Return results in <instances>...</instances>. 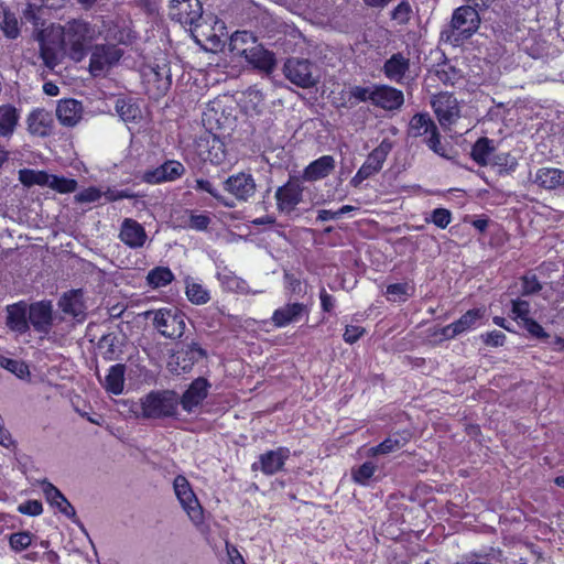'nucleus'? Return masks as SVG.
I'll return each instance as SVG.
<instances>
[{
    "label": "nucleus",
    "instance_id": "34",
    "mask_svg": "<svg viewBox=\"0 0 564 564\" xmlns=\"http://www.w3.org/2000/svg\"><path fill=\"white\" fill-rule=\"evenodd\" d=\"M257 43L256 36L248 31H236L229 41V50L237 56H243L250 46Z\"/></svg>",
    "mask_w": 564,
    "mask_h": 564
},
{
    "label": "nucleus",
    "instance_id": "32",
    "mask_svg": "<svg viewBox=\"0 0 564 564\" xmlns=\"http://www.w3.org/2000/svg\"><path fill=\"white\" fill-rule=\"evenodd\" d=\"M563 181V171L553 167H541L536 171L533 182L545 189H554Z\"/></svg>",
    "mask_w": 564,
    "mask_h": 564
},
{
    "label": "nucleus",
    "instance_id": "26",
    "mask_svg": "<svg viewBox=\"0 0 564 564\" xmlns=\"http://www.w3.org/2000/svg\"><path fill=\"white\" fill-rule=\"evenodd\" d=\"M382 154L381 152L371 153L367 156L364 164L360 166V169L357 171L355 176L351 178L350 184L354 187L360 186V184L371 177L372 175L377 174L383 165L382 162Z\"/></svg>",
    "mask_w": 564,
    "mask_h": 564
},
{
    "label": "nucleus",
    "instance_id": "30",
    "mask_svg": "<svg viewBox=\"0 0 564 564\" xmlns=\"http://www.w3.org/2000/svg\"><path fill=\"white\" fill-rule=\"evenodd\" d=\"M495 150L494 141L482 137L473 145L470 155L478 165L486 166L491 162Z\"/></svg>",
    "mask_w": 564,
    "mask_h": 564
},
{
    "label": "nucleus",
    "instance_id": "28",
    "mask_svg": "<svg viewBox=\"0 0 564 564\" xmlns=\"http://www.w3.org/2000/svg\"><path fill=\"white\" fill-rule=\"evenodd\" d=\"M409 68V58L404 57L401 53H395L386 61L383 73L389 79L401 83Z\"/></svg>",
    "mask_w": 564,
    "mask_h": 564
},
{
    "label": "nucleus",
    "instance_id": "17",
    "mask_svg": "<svg viewBox=\"0 0 564 564\" xmlns=\"http://www.w3.org/2000/svg\"><path fill=\"white\" fill-rule=\"evenodd\" d=\"M144 78L148 85L154 89L155 97L165 95L172 84L171 69L166 63L150 66L148 70H144Z\"/></svg>",
    "mask_w": 564,
    "mask_h": 564
},
{
    "label": "nucleus",
    "instance_id": "9",
    "mask_svg": "<svg viewBox=\"0 0 564 564\" xmlns=\"http://www.w3.org/2000/svg\"><path fill=\"white\" fill-rule=\"evenodd\" d=\"M224 142L210 131H204L194 141V151L204 162L219 164L225 158Z\"/></svg>",
    "mask_w": 564,
    "mask_h": 564
},
{
    "label": "nucleus",
    "instance_id": "14",
    "mask_svg": "<svg viewBox=\"0 0 564 564\" xmlns=\"http://www.w3.org/2000/svg\"><path fill=\"white\" fill-rule=\"evenodd\" d=\"M210 383L207 379L203 377L196 378L182 397H178V405H181L186 413L194 412L207 398Z\"/></svg>",
    "mask_w": 564,
    "mask_h": 564
},
{
    "label": "nucleus",
    "instance_id": "22",
    "mask_svg": "<svg viewBox=\"0 0 564 564\" xmlns=\"http://www.w3.org/2000/svg\"><path fill=\"white\" fill-rule=\"evenodd\" d=\"M119 238L128 247L138 249L144 246L147 232L137 220L126 218L121 224Z\"/></svg>",
    "mask_w": 564,
    "mask_h": 564
},
{
    "label": "nucleus",
    "instance_id": "59",
    "mask_svg": "<svg viewBox=\"0 0 564 564\" xmlns=\"http://www.w3.org/2000/svg\"><path fill=\"white\" fill-rule=\"evenodd\" d=\"M512 313L514 314L516 318H520L522 321V324L525 322V319H530L529 313H530V304L527 301L523 300H512Z\"/></svg>",
    "mask_w": 564,
    "mask_h": 564
},
{
    "label": "nucleus",
    "instance_id": "60",
    "mask_svg": "<svg viewBox=\"0 0 564 564\" xmlns=\"http://www.w3.org/2000/svg\"><path fill=\"white\" fill-rule=\"evenodd\" d=\"M542 289L536 275H524L522 278V294L531 295L538 293Z\"/></svg>",
    "mask_w": 564,
    "mask_h": 564
},
{
    "label": "nucleus",
    "instance_id": "10",
    "mask_svg": "<svg viewBox=\"0 0 564 564\" xmlns=\"http://www.w3.org/2000/svg\"><path fill=\"white\" fill-rule=\"evenodd\" d=\"M169 15L183 25L198 26L203 7L199 0H171Z\"/></svg>",
    "mask_w": 564,
    "mask_h": 564
},
{
    "label": "nucleus",
    "instance_id": "57",
    "mask_svg": "<svg viewBox=\"0 0 564 564\" xmlns=\"http://www.w3.org/2000/svg\"><path fill=\"white\" fill-rule=\"evenodd\" d=\"M42 117V112H32L30 115L28 123L31 133L37 135H45L47 133V127L43 123Z\"/></svg>",
    "mask_w": 564,
    "mask_h": 564
},
{
    "label": "nucleus",
    "instance_id": "55",
    "mask_svg": "<svg viewBox=\"0 0 564 564\" xmlns=\"http://www.w3.org/2000/svg\"><path fill=\"white\" fill-rule=\"evenodd\" d=\"M412 9L408 0L400 2L391 12V19L399 24H406L411 19Z\"/></svg>",
    "mask_w": 564,
    "mask_h": 564
},
{
    "label": "nucleus",
    "instance_id": "42",
    "mask_svg": "<svg viewBox=\"0 0 564 564\" xmlns=\"http://www.w3.org/2000/svg\"><path fill=\"white\" fill-rule=\"evenodd\" d=\"M0 29L8 39H17L20 34L19 21L7 8L0 14Z\"/></svg>",
    "mask_w": 564,
    "mask_h": 564
},
{
    "label": "nucleus",
    "instance_id": "12",
    "mask_svg": "<svg viewBox=\"0 0 564 564\" xmlns=\"http://www.w3.org/2000/svg\"><path fill=\"white\" fill-rule=\"evenodd\" d=\"M185 166L176 160H166L161 165L143 172L142 181L147 184L156 185L174 182L185 174Z\"/></svg>",
    "mask_w": 564,
    "mask_h": 564
},
{
    "label": "nucleus",
    "instance_id": "16",
    "mask_svg": "<svg viewBox=\"0 0 564 564\" xmlns=\"http://www.w3.org/2000/svg\"><path fill=\"white\" fill-rule=\"evenodd\" d=\"M290 454L288 447H278L276 449L268 451L259 456V460L253 463L251 468L253 471L261 470L264 475H274L282 470Z\"/></svg>",
    "mask_w": 564,
    "mask_h": 564
},
{
    "label": "nucleus",
    "instance_id": "31",
    "mask_svg": "<svg viewBox=\"0 0 564 564\" xmlns=\"http://www.w3.org/2000/svg\"><path fill=\"white\" fill-rule=\"evenodd\" d=\"M437 130L435 122L431 119L429 113L414 115L409 123V134L417 138L425 134L432 135Z\"/></svg>",
    "mask_w": 564,
    "mask_h": 564
},
{
    "label": "nucleus",
    "instance_id": "2",
    "mask_svg": "<svg viewBox=\"0 0 564 564\" xmlns=\"http://www.w3.org/2000/svg\"><path fill=\"white\" fill-rule=\"evenodd\" d=\"M61 37V44L68 56L75 62H80L96 37V31L84 20H72L62 28Z\"/></svg>",
    "mask_w": 564,
    "mask_h": 564
},
{
    "label": "nucleus",
    "instance_id": "51",
    "mask_svg": "<svg viewBox=\"0 0 564 564\" xmlns=\"http://www.w3.org/2000/svg\"><path fill=\"white\" fill-rule=\"evenodd\" d=\"M348 94L349 100L355 99L357 102L370 101L373 105L375 85L368 87L352 86Z\"/></svg>",
    "mask_w": 564,
    "mask_h": 564
},
{
    "label": "nucleus",
    "instance_id": "20",
    "mask_svg": "<svg viewBox=\"0 0 564 564\" xmlns=\"http://www.w3.org/2000/svg\"><path fill=\"white\" fill-rule=\"evenodd\" d=\"M6 325L18 334H25L30 329L28 318V303L20 301L14 304L7 305Z\"/></svg>",
    "mask_w": 564,
    "mask_h": 564
},
{
    "label": "nucleus",
    "instance_id": "58",
    "mask_svg": "<svg viewBox=\"0 0 564 564\" xmlns=\"http://www.w3.org/2000/svg\"><path fill=\"white\" fill-rule=\"evenodd\" d=\"M18 511L22 514L35 517L43 512V506L39 500H28L19 505Z\"/></svg>",
    "mask_w": 564,
    "mask_h": 564
},
{
    "label": "nucleus",
    "instance_id": "61",
    "mask_svg": "<svg viewBox=\"0 0 564 564\" xmlns=\"http://www.w3.org/2000/svg\"><path fill=\"white\" fill-rule=\"evenodd\" d=\"M427 147L436 154L448 158L445 147L441 143L438 130L426 139Z\"/></svg>",
    "mask_w": 564,
    "mask_h": 564
},
{
    "label": "nucleus",
    "instance_id": "52",
    "mask_svg": "<svg viewBox=\"0 0 564 564\" xmlns=\"http://www.w3.org/2000/svg\"><path fill=\"white\" fill-rule=\"evenodd\" d=\"M426 223H433L436 227L445 229L452 221V213L446 208H435L429 217L425 218Z\"/></svg>",
    "mask_w": 564,
    "mask_h": 564
},
{
    "label": "nucleus",
    "instance_id": "24",
    "mask_svg": "<svg viewBox=\"0 0 564 564\" xmlns=\"http://www.w3.org/2000/svg\"><path fill=\"white\" fill-rule=\"evenodd\" d=\"M83 116V105L75 99L59 100L56 107V117L61 124L66 127L76 126Z\"/></svg>",
    "mask_w": 564,
    "mask_h": 564
},
{
    "label": "nucleus",
    "instance_id": "38",
    "mask_svg": "<svg viewBox=\"0 0 564 564\" xmlns=\"http://www.w3.org/2000/svg\"><path fill=\"white\" fill-rule=\"evenodd\" d=\"M409 442L408 434L395 433L387 437L379 445L372 447L370 451L373 455L389 454L402 448Z\"/></svg>",
    "mask_w": 564,
    "mask_h": 564
},
{
    "label": "nucleus",
    "instance_id": "41",
    "mask_svg": "<svg viewBox=\"0 0 564 564\" xmlns=\"http://www.w3.org/2000/svg\"><path fill=\"white\" fill-rule=\"evenodd\" d=\"M39 42L40 55L43 59L44 65L50 69H54V67L58 64V54L56 45L46 42L43 33L39 34Z\"/></svg>",
    "mask_w": 564,
    "mask_h": 564
},
{
    "label": "nucleus",
    "instance_id": "37",
    "mask_svg": "<svg viewBox=\"0 0 564 564\" xmlns=\"http://www.w3.org/2000/svg\"><path fill=\"white\" fill-rule=\"evenodd\" d=\"M185 293L188 301L196 305L206 304L210 300L209 291L194 279H185Z\"/></svg>",
    "mask_w": 564,
    "mask_h": 564
},
{
    "label": "nucleus",
    "instance_id": "63",
    "mask_svg": "<svg viewBox=\"0 0 564 564\" xmlns=\"http://www.w3.org/2000/svg\"><path fill=\"white\" fill-rule=\"evenodd\" d=\"M523 327L535 338L545 339L549 337L543 327L534 319H525Z\"/></svg>",
    "mask_w": 564,
    "mask_h": 564
},
{
    "label": "nucleus",
    "instance_id": "48",
    "mask_svg": "<svg viewBox=\"0 0 564 564\" xmlns=\"http://www.w3.org/2000/svg\"><path fill=\"white\" fill-rule=\"evenodd\" d=\"M48 186L52 189L57 191L62 194L73 193L77 188V182L74 178H66L64 176L48 174Z\"/></svg>",
    "mask_w": 564,
    "mask_h": 564
},
{
    "label": "nucleus",
    "instance_id": "56",
    "mask_svg": "<svg viewBox=\"0 0 564 564\" xmlns=\"http://www.w3.org/2000/svg\"><path fill=\"white\" fill-rule=\"evenodd\" d=\"M212 223V218L207 214H195L191 212L187 226L197 231H204Z\"/></svg>",
    "mask_w": 564,
    "mask_h": 564
},
{
    "label": "nucleus",
    "instance_id": "43",
    "mask_svg": "<svg viewBox=\"0 0 564 564\" xmlns=\"http://www.w3.org/2000/svg\"><path fill=\"white\" fill-rule=\"evenodd\" d=\"M414 293V286L408 282L393 283L387 286L386 294L392 302H405Z\"/></svg>",
    "mask_w": 564,
    "mask_h": 564
},
{
    "label": "nucleus",
    "instance_id": "64",
    "mask_svg": "<svg viewBox=\"0 0 564 564\" xmlns=\"http://www.w3.org/2000/svg\"><path fill=\"white\" fill-rule=\"evenodd\" d=\"M482 341L491 347L502 346L506 339V335L500 330H492L481 335Z\"/></svg>",
    "mask_w": 564,
    "mask_h": 564
},
{
    "label": "nucleus",
    "instance_id": "39",
    "mask_svg": "<svg viewBox=\"0 0 564 564\" xmlns=\"http://www.w3.org/2000/svg\"><path fill=\"white\" fill-rule=\"evenodd\" d=\"M116 112L126 122L134 121L140 117L139 106L132 99L118 98L115 105Z\"/></svg>",
    "mask_w": 564,
    "mask_h": 564
},
{
    "label": "nucleus",
    "instance_id": "5",
    "mask_svg": "<svg viewBox=\"0 0 564 564\" xmlns=\"http://www.w3.org/2000/svg\"><path fill=\"white\" fill-rule=\"evenodd\" d=\"M285 77L301 88H312L319 82V73L310 59L291 57L283 66Z\"/></svg>",
    "mask_w": 564,
    "mask_h": 564
},
{
    "label": "nucleus",
    "instance_id": "29",
    "mask_svg": "<svg viewBox=\"0 0 564 564\" xmlns=\"http://www.w3.org/2000/svg\"><path fill=\"white\" fill-rule=\"evenodd\" d=\"M217 279L223 285V288L228 291L237 292L240 294L259 293L258 291L251 292L248 283L243 279L237 276L232 271L228 270L227 268H224L220 271H218Z\"/></svg>",
    "mask_w": 564,
    "mask_h": 564
},
{
    "label": "nucleus",
    "instance_id": "11",
    "mask_svg": "<svg viewBox=\"0 0 564 564\" xmlns=\"http://www.w3.org/2000/svg\"><path fill=\"white\" fill-rule=\"evenodd\" d=\"M432 107L444 129H448L460 117V110L457 99L448 93H441L433 97Z\"/></svg>",
    "mask_w": 564,
    "mask_h": 564
},
{
    "label": "nucleus",
    "instance_id": "50",
    "mask_svg": "<svg viewBox=\"0 0 564 564\" xmlns=\"http://www.w3.org/2000/svg\"><path fill=\"white\" fill-rule=\"evenodd\" d=\"M489 164L499 167V172H509L517 167L518 162L510 153H498L492 155Z\"/></svg>",
    "mask_w": 564,
    "mask_h": 564
},
{
    "label": "nucleus",
    "instance_id": "46",
    "mask_svg": "<svg viewBox=\"0 0 564 564\" xmlns=\"http://www.w3.org/2000/svg\"><path fill=\"white\" fill-rule=\"evenodd\" d=\"M0 367L15 375L20 379H24L30 376L29 366L24 361L12 359L3 355H0Z\"/></svg>",
    "mask_w": 564,
    "mask_h": 564
},
{
    "label": "nucleus",
    "instance_id": "1",
    "mask_svg": "<svg viewBox=\"0 0 564 564\" xmlns=\"http://www.w3.org/2000/svg\"><path fill=\"white\" fill-rule=\"evenodd\" d=\"M178 394L174 390H153L132 403L131 412L137 419L160 420L177 414Z\"/></svg>",
    "mask_w": 564,
    "mask_h": 564
},
{
    "label": "nucleus",
    "instance_id": "23",
    "mask_svg": "<svg viewBox=\"0 0 564 564\" xmlns=\"http://www.w3.org/2000/svg\"><path fill=\"white\" fill-rule=\"evenodd\" d=\"M308 315V307L303 303H288L275 310L271 317L276 327H284L291 323H296L302 316Z\"/></svg>",
    "mask_w": 564,
    "mask_h": 564
},
{
    "label": "nucleus",
    "instance_id": "19",
    "mask_svg": "<svg viewBox=\"0 0 564 564\" xmlns=\"http://www.w3.org/2000/svg\"><path fill=\"white\" fill-rule=\"evenodd\" d=\"M41 486L47 502L52 507L57 508L65 517L76 522V510L63 492L46 479L41 481Z\"/></svg>",
    "mask_w": 564,
    "mask_h": 564
},
{
    "label": "nucleus",
    "instance_id": "15",
    "mask_svg": "<svg viewBox=\"0 0 564 564\" xmlns=\"http://www.w3.org/2000/svg\"><path fill=\"white\" fill-rule=\"evenodd\" d=\"M224 188L238 200L247 202L256 193V182L251 174H234L224 181Z\"/></svg>",
    "mask_w": 564,
    "mask_h": 564
},
{
    "label": "nucleus",
    "instance_id": "40",
    "mask_svg": "<svg viewBox=\"0 0 564 564\" xmlns=\"http://www.w3.org/2000/svg\"><path fill=\"white\" fill-rule=\"evenodd\" d=\"M174 279L173 272L167 267H156L149 271L147 281L153 289L170 284Z\"/></svg>",
    "mask_w": 564,
    "mask_h": 564
},
{
    "label": "nucleus",
    "instance_id": "25",
    "mask_svg": "<svg viewBox=\"0 0 564 564\" xmlns=\"http://www.w3.org/2000/svg\"><path fill=\"white\" fill-rule=\"evenodd\" d=\"M253 67L271 73L275 67L274 54L265 50L261 44L256 43L248 48V52L242 56Z\"/></svg>",
    "mask_w": 564,
    "mask_h": 564
},
{
    "label": "nucleus",
    "instance_id": "8",
    "mask_svg": "<svg viewBox=\"0 0 564 564\" xmlns=\"http://www.w3.org/2000/svg\"><path fill=\"white\" fill-rule=\"evenodd\" d=\"M303 186L297 178H290L285 184L275 191L276 209L290 216L295 212L296 206L303 200Z\"/></svg>",
    "mask_w": 564,
    "mask_h": 564
},
{
    "label": "nucleus",
    "instance_id": "7",
    "mask_svg": "<svg viewBox=\"0 0 564 564\" xmlns=\"http://www.w3.org/2000/svg\"><path fill=\"white\" fill-rule=\"evenodd\" d=\"M123 52L113 44H97L91 47L89 72L97 77L117 64Z\"/></svg>",
    "mask_w": 564,
    "mask_h": 564
},
{
    "label": "nucleus",
    "instance_id": "47",
    "mask_svg": "<svg viewBox=\"0 0 564 564\" xmlns=\"http://www.w3.org/2000/svg\"><path fill=\"white\" fill-rule=\"evenodd\" d=\"M482 317V312L480 308H473L467 311L464 315H462L457 321L453 323L456 332L459 334L470 329L478 319Z\"/></svg>",
    "mask_w": 564,
    "mask_h": 564
},
{
    "label": "nucleus",
    "instance_id": "33",
    "mask_svg": "<svg viewBox=\"0 0 564 564\" xmlns=\"http://www.w3.org/2000/svg\"><path fill=\"white\" fill-rule=\"evenodd\" d=\"M124 372L126 366L123 364L111 366L102 383L104 388L112 394H120L123 391Z\"/></svg>",
    "mask_w": 564,
    "mask_h": 564
},
{
    "label": "nucleus",
    "instance_id": "13",
    "mask_svg": "<svg viewBox=\"0 0 564 564\" xmlns=\"http://www.w3.org/2000/svg\"><path fill=\"white\" fill-rule=\"evenodd\" d=\"M28 318L35 332L47 335L54 321L52 302L43 300L28 304Z\"/></svg>",
    "mask_w": 564,
    "mask_h": 564
},
{
    "label": "nucleus",
    "instance_id": "44",
    "mask_svg": "<svg viewBox=\"0 0 564 564\" xmlns=\"http://www.w3.org/2000/svg\"><path fill=\"white\" fill-rule=\"evenodd\" d=\"M377 471V465L372 462H365L362 465L351 469L352 480L361 486H368Z\"/></svg>",
    "mask_w": 564,
    "mask_h": 564
},
{
    "label": "nucleus",
    "instance_id": "49",
    "mask_svg": "<svg viewBox=\"0 0 564 564\" xmlns=\"http://www.w3.org/2000/svg\"><path fill=\"white\" fill-rule=\"evenodd\" d=\"M33 535L29 531H20L9 535V545L14 552H22L32 544Z\"/></svg>",
    "mask_w": 564,
    "mask_h": 564
},
{
    "label": "nucleus",
    "instance_id": "53",
    "mask_svg": "<svg viewBox=\"0 0 564 564\" xmlns=\"http://www.w3.org/2000/svg\"><path fill=\"white\" fill-rule=\"evenodd\" d=\"M117 337L112 334L104 335L98 341V348L104 349L102 356L106 360H113L117 356Z\"/></svg>",
    "mask_w": 564,
    "mask_h": 564
},
{
    "label": "nucleus",
    "instance_id": "35",
    "mask_svg": "<svg viewBox=\"0 0 564 564\" xmlns=\"http://www.w3.org/2000/svg\"><path fill=\"white\" fill-rule=\"evenodd\" d=\"M19 122V112L12 105L0 106V137L11 135Z\"/></svg>",
    "mask_w": 564,
    "mask_h": 564
},
{
    "label": "nucleus",
    "instance_id": "18",
    "mask_svg": "<svg viewBox=\"0 0 564 564\" xmlns=\"http://www.w3.org/2000/svg\"><path fill=\"white\" fill-rule=\"evenodd\" d=\"M404 104V95L400 89L388 85H375L373 106L388 111L398 110Z\"/></svg>",
    "mask_w": 564,
    "mask_h": 564
},
{
    "label": "nucleus",
    "instance_id": "54",
    "mask_svg": "<svg viewBox=\"0 0 564 564\" xmlns=\"http://www.w3.org/2000/svg\"><path fill=\"white\" fill-rule=\"evenodd\" d=\"M196 189L207 192L215 199H217L225 207L232 208L235 206L234 202H228L224 196H221L218 191L213 186V184L208 180L198 178L196 180Z\"/></svg>",
    "mask_w": 564,
    "mask_h": 564
},
{
    "label": "nucleus",
    "instance_id": "6",
    "mask_svg": "<svg viewBox=\"0 0 564 564\" xmlns=\"http://www.w3.org/2000/svg\"><path fill=\"white\" fill-rule=\"evenodd\" d=\"M173 488L177 500L188 518L195 524L202 523L204 519L203 508L186 477L183 475L176 476L173 481Z\"/></svg>",
    "mask_w": 564,
    "mask_h": 564
},
{
    "label": "nucleus",
    "instance_id": "45",
    "mask_svg": "<svg viewBox=\"0 0 564 564\" xmlns=\"http://www.w3.org/2000/svg\"><path fill=\"white\" fill-rule=\"evenodd\" d=\"M19 180L25 186L32 185H41L46 186L48 183V173L45 171H34V170H20Z\"/></svg>",
    "mask_w": 564,
    "mask_h": 564
},
{
    "label": "nucleus",
    "instance_id": "3",
    "mask_svg": "<svg viewBox=\"0 0 564 564\" xmlns=\"http://www.w3.org/2000/svg\"><path fill=\"white\" fill-rule=\"evenodd\" d=\"M479 25L478 11L473 6H462L453 12L449 24L441 32V37L444 41L458 44L475 34Z\"/></svg>",
    "mask_w": 564,
    "mask_h": 564
},
{
    "label": "nucleus",
    "instance_id": "27",
    "mask_svg": "<svg viewBox=\"0 0 564 564\" xmlns=\"http://www.w3.org/2000/svg\"><path fill=\"white\" fill-rule=\"evenodd\" d=\"M335 169V160L332 155H323L313 161L304 170V178L306 181H317L326 177Z\"/></svg>",
    "mask_w": 564,
    "mask_h": 564
},
{
    "label": "nucleus",
    "instance_id": "62",
    "mask_svg": "<svg viewBox=\"0 0 564 564\" xmlns=\"http://www.w3.org/2000/svg\"><path fill=\"white\" fill-rule=\"evenodd\" d=\"M102 196V193L97 187H88L78 193L75 198L79 203H94Z\"/></svg>",
    "mask_w": 564,
    "mask_h": 564
},
{
    "label": "nucleus",
    "instance_id": "4",
    "mask_svg": "<svg viewBox=\"0 0 564 564\" xmlns=\"http://www.w3.org/2000/svg\"><path fill=\"white\" fill-rule=\"evenodd\" d=\"M145 318H152L153 326L164 337L176 339L184 334L185 315L177 308L150 310L144 313Z\"/></svg>",
    "mask_w": 564,
    "mask_h": 564
},
{
    "label": "nucleus",
    "instance_id": "36",
    "mask_svg": "<svg viewBox=\"0 0 564 564\" xmlns=\"http://www.w3.org/2000/svg\"><path fill=\"white\" fill-rule=\"evenodd\" d=\"M434 74L444 85L449 86H455L463 79V72L448 61L437 64Z\"/></svg>",
    "mask_w": 564,
    "mask_h": 564
},
{
    "label": "nucleus",
    "instance_id": "21",
    "mask_svg": "<svg viewBox=\"0 0 564 564\" xmlns=\"http://www.w3.org/2000/svg\"><path fill=\"white\" fill-rule=\"evenodd\" d=\"M58 306L64 314L72 316L78 323L86 318V306L80 290L64 293L58 301Z\"/></svg>",
    "mask_w": 564,
    "mask_h": 564
}]
</instances>
